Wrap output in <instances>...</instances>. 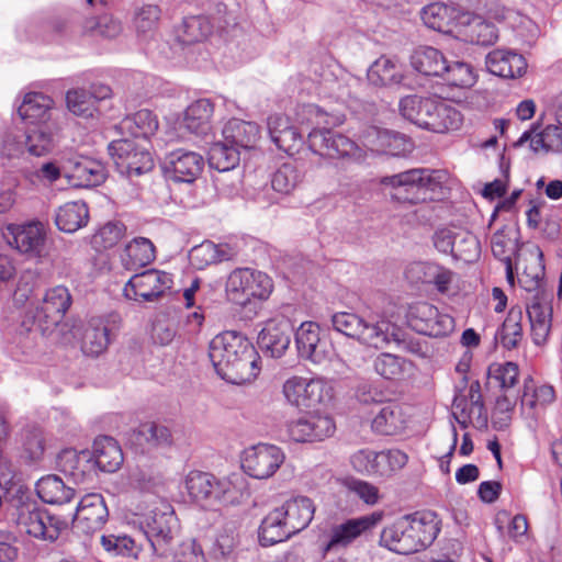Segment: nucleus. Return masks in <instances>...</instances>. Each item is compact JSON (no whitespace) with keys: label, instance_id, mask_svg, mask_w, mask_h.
I'll return each mask as SVG.
<instances>
[{"label":"nucleus","instance_id":"nucleus-19","mask_svg":"<svg viewBox=\"0 0 562 562\" xmlns=\"http://www.w3.org/2000/svg\"><path fill=\"white\" fill-rule=\"evenodd\" d=\"M516 269H521L518 281L528 292L538 291L543 285V252L539 246L532 245L518 256Z\"/></svg>","mask_w":562,"mask_h":562},{"label":"nucleus","instance_id":"nucleus-62","mask_svg":"<svg viewBox=\"0 0 562 562\" xmlns=\"http://www.w3.org/2000/svg\"><path fill=\"white\" fill-rule=\"evenodd\" d=\"M490 378L497 381L503 390L512 389L518 381V366L514 362L492 364L488 368Z\"/></svg>","mask_w":562,"mask_h":562},{"label":"nucleus","instance_id":"nucleus-23","mask_svg":"<svg viewBox=\"0 0 562 562\" xmlns=\"http://www.w3.org/2000/svg\"><path fill=\"white\" fill-rule=\"evenodd\" d=\"M108 150L121 175L127 177L140 176V157L137 138L113 140L109 144Z\"/></svg>","mask_w":562,"mask_h":562},{"label":"nucleus","instance_id":"nucleus-36","mask_svg":"<svg viewBox=\"0 0 562 562\" xmlns=\"http://www.w3.org/2000/svg\"><path fill=\"white\" fill-rule=\"evenodd\" d=\"M406 427V417L400 405L387 403L372 420V429L376 434L393 436L403 431Z\"/></svg>","mask_w":562,"mask_h":562},{"label":"nucleus","instance_id":"nucleus-54","mask_svg":"<svg viewBox=\"0 0 562 562\" xmlns=\"http://www.w3.org/2000/svg\"><path fill=\"white\" fill-rule=\"evenodd\" d=\"M66 105L69 112L83 119L93 117L97 113L95 101L83 89H71L66 93Z\"/></svg>","mask_w":562,"mask_h":562},{"label":"nucleus","instance_id":"nucleus-25","mask_svg":"<svg viewBox=\"0 0 562 562\" xmlns=\"http://www.w3.org/2000/svg\"><path fill=\"white\" fill-rule=\"evenodd\" d=\"M485 64L491 74L507 79L522 76L527 68V63L522 55L506 49L490 52Z\"/></svg>","mask_w":562,"mask_h":562},{"label":"nucleus","instance_id":"nucleus-39","mask_svg":"<svg viewBox=\"0 0 562 562\" xmlns=\"http://www.w3.org/2000/svg\"><path fill=\"white\" fill-rule=\"evenodd\" d=\"M293 536L283 516L277 508L271 510L261 521L259 527V541L268 547L285 541Z\"/></svg>","mask_w":562,"mask_h":562},{"label":"nucleus","instance_id":"nucleus-30","mask_svg":"<svg viewBox=\"0 0 562 562\" xmlns=\"http://www.w3.org/2000/svg\"><path fill=\"white\" fill-rule=\"evenodd\" d=\"M91 453L97 471L115 472L123 462L121 447L112 437L103 436L97 438Z\"/></svg>","mask_w":562,"mask_h":562},{"label":"nucleus","instance_id":"nucleus-24","mask_svg":"<svg viewBox=\"0 0 562 562\" xmlns=\"http://www.w3.org/2000/svg\"><path fill=\"white\" fill-rule=\"evenodd\" d=\"M422 20L431 30L450 33L453 26L462 22L465 13L460 9L442 2H435L422 10Z\"/></svg>","mask_w":562,"mask_h":562},{"label":"nucleus","instance_id":"nucleus-1","mask_svg":"<svg viewBox=\"0 0 562 562\" xmlns=\"http://www.w3.org/2000/svg\"><path fill=\"white\" fill-rule=\"evenodd\" d=\"M209 357L216 373L233 384L251 382L260 372V357L254 345L234 330L218 334L211 340Z\"/></svg>","mask_w":562,"mask_h":562},{"label":"nucleus","instance_id":"nucleus-10","mask_svg":"<svg viewBox=\"0 0 562 562\" xmlns=\"http://www.w3.org/2000/svg\"><path fill=\"white\" fill-rule=\"evenodd\" d=\"M2 236L7 244L30 258L41 257L46 240L43 223L32 221L24 224H8Z\"/></svg>","mask_w":562,"mask_h":562},{"label":"nucleus","instance_id":"nucleus-37","mask_svg":"<svg viewBox=\"0 0 562 562\" xmlns=\"http://www.w3.org/2000/svg\"><path fill=\"white\" fill-rule=\"evenodd\" d=\"M529 228L539 229L547 238L554 240L560 235V222L553 211L543 203H531L526 212Z\"/></svg>","mask_w":562,"mask_h":562},{"label":"nucleus","instance_id":"nucleus-51","mask_svg":"<svg viewBox=\"0 0 562 562\" xmlns=\"http://www.w3.org/2000/svg\"><path fill=\"white\" fill-rule=\"evenodd\" d=\"M441 78L448 85L458 88H470L476 82L473 67L462 60H447V69L441 74Z\"/></svg>","mask_w":562,"mask_h":562},{"label":"nucleus","instance_id":"nucleus-22","mask_svg":"<svg viewBox=\"0 0 562 562\" xmlns=\"http://www.w3.org/2000/svg\"><path fill=\"white\" fill-rule=\"evenodd\" d=\"M366 145L372 150L391 156H405L413 149V143L405 135L389 130L370 127L364 135Z\"/></svg>","mask_w":562,"mask_h":562},{"label":"nucleus","instance_id":"nucleus-2","mask_svg":"<svg viewBox=\"0 0 562 562\" xmlns=\"http://www.w3.org/2000/svg\"><path fill=\"white\" fill-rule=\"evenodd\" d=\"M165 485L159 479L153 484H143V504L146 507V542L143 552L154 557L153 562H168L167 553L172 539L170 521L172 520V508L165 496Z\"/></svg>","mask_w":562,"mask_h":562},{"label":"nucleus","instance_id":"nucleus-27","mask_svg":"<svg viewBox=\"0 0 562 562\" xmlns=\"http://www.w3.org/2000/svg\"><path fill=\"white\" fill-rule=\"evenodd\" d=\"M54 101L42 92H27L19 106V114L23 120L33 124H50Z\"/></svg>","mask_w":562,"mask_h":562},{"label":"nucleus","instance_id":"nucleus-50","mask_svg":"<svg viewBox=\"0 0 562 562\" xmlns=\"http://www.w3.org/2000/svg\"><path fill=\"white\" fill-rule=\"evenodd\" d=\"M453 416L462 428H467L469 424L476 420L480 425H486L487 416L485 413L484 404L469 405L468 398L456 395L453 400Z\"/></svg>","mask_w":562,"mask_h":562},{"label":"nucleus","instance_id":"nucleus-48","mask_svg":"<svg viewBox=\"0 0 562 562\" xmlns=\"http://www.w3.org/2000/svg\"><path fill=\"white\" fill-rule=\"evenodd\" d=\"M239 150L227 142H216L209 149V165L221 172L234 169L240 160Z\"/></svg>","mask_w":562,"mask_h":562},{"label":"nucleus","instance_id":"nucleus-17","mask_svg":"<svg viewBox=\"0 0 562 562\" xmlns=\"http://www.w3.org/2000/svg\"><path fill=\"white\" fill-rule=\"evenodd\" d=\"M59 470L76 484H89L97 477V468L92 453L88 450H63L57 458Z\"/></svg>","mask_w":562,"mask_h":562},{"label":"nucleus","instance_id":"nucleus-5","mask_svg":"<svg viewBox=\"0 0 562 562\" xmlns=\"http://www.w3.org/2000/svg\"><path fill=\"white\" fill-rule=\"evenodd\" d=\"M184 488L192 502L205 508L233 504L237 499L236 486L231 481L207 472L190 471L184 479Z\"/></svg>","mask_w":562,"mask_h":562},{"label":"nucleus","instance_id":"nucleus-59","mask_svg":"<svg viewBox=\"0 0 562 562\" xmlns=\"http://www.w3.org/2000/svg\"><path fill=\"white\" fill-rule=\"evenodd\" d=\"M143 438L148 450L166 448L172 442L170 430L165 425L155 422L143 425Z\"/></svg>","mask_w":562,"mask_h":562},{"label":"nucleus","instance_id":"nucleus-34","mask_svg":"<svg viewBox=\"0 0 562 562\" xmlns=\"http://www.w3.org/2000/svg\"><path fill=\"white\" fill-rule=\"evenodd\" d=\"M259 126L256 123L238 119L228 121L223 128L224 140L237 149L252 148L259 139Z\"/></svg>","mask_w":562,"mask_h":562},{"label":"nucleus","instance_id":"nucleus-31","mask_svg":"<svg viewBox=\"0 0 562 562\" xmlns=\"http://www.w3.org/2000/svg\"><path fill=\"white\" fill-rule=\"evenodd\" d=\"M213 105L206 99L193 102L184 111L180 127L195 135H206L211 131Z\"/></svg>","mask_w":562,"mask_h":562},{"label":"nucleus","instance_id":"nucleus-43","mask_svg":"<svg viewBox=\"0 0 562 562\" xmlns=\"http://www.w3.org/2000/svg\"><path fill=\"white\" fill-rule=\"evenodd\" d=\"M368 80L374 86H392L401 83L403 72L401 66L386 56L378 58L368 69Z\"/></svg>","mask_w":562,"mask_h":562},{"label":"nucleus","instance_id":"nucleus-6","mask_svg":"<svg viewBox=\"0 0 562 562\" xmlns=\"http://www.w3.org/2000/svg\"><path fill=\"white\" fill-rule=\"evenodd\" d=\"M272 289L273 283L268 274L250 268L233 270L225 283L227 299L240 306H246L254 300H267Z\"/></svg>","mask_w":562,"mask_h":562},{"label":"nucleus","instance_id":"nucleus-3","mask_svg":"<svg viewBox=\"0 0 562 562\" xmlns=\"http://www.w3.org/2000/svg\"><path fill=\"white\" fill-rule=\"evenodd\" d=\"M439 522L432 512H420L397 519L385 527L380 543L400 554L417 552L434 542Z\"/></svg>","mask_w":562,"mask_h":562},{"label":"nucleus","instance_id":"nucleus-58","mask_svg":"<svg viewBox=\"0 0 562 562\" xmlns=\"http://www.w3.org/2000/svg\"><path fill=\"white\" fill-rule=\"evenodd\" d=\"M125 226L120 222H109L100 227L91 237V245L97 250L115 246L122 238Z\"/></svg>","mask_w":562,"mask_h":562},{"label":"nucleus","instance_id":"nucleus-33","mask_svg":"<svg viewBox=\"0 0 562 562\" xmlns=\"http://www.w3.org/2000/svg\"><path fill=\"white\" fill-rule=\"evenodd\" d=\"M435 111H430L429 116L424 130L434 133H447L457 131L462 125L461 113L451 104L442 101L435 100Z\"/></svg>","mask_w":562,"mask_h":562},{"label":"nucleus","instance_id":"nucleus-15","mask_svg":"<svg viewBox=\"0 0 562 562\" xmlns=\"http://www.w3.org/2000/svg\"><path fill=\"white\" fill-rule=\"evenodd\" d=\"M109 518V509L101 494L90 493L85 495L76 509L74 517L75 527L85 532H95L105 525Z\"/></svg>","mask_w":562,"mask_h":562},{"label":"nucleus","instance_id":"nucleus-18","mask_svg":"<svg viewBox=\"0 0 562 562\" xmlns=\"http://www.w3.org/2000/svg\"><path fill=\"white\" fill-rule=\"evenodd\" d=\"M335 423L329 416L307 415L288 424V434L295 442H315L330 437Z\"/></svg>","mask_w":562,"mask_h":562},{"label":"nucleus","instance_id":"nucleus-61","mask_svg":"<svg viewBox=\"0 0 562 562\" xmlns=\"http://www.w3.org/2000/svg\"><path fill=\"white\" fill-rule=\"evenodd\" d=\"M308 379L292 376L283 384V394L286 401L296 407L306 408Z\"/></svg>","mask_w":562,"mask_h":562},{"label":"nucleus","instance_id":"nucleus-56","mask_svg":"<svg viewBox=\"0 0 562 562\" xmlns=\"http://www.w3.org/2000/svg\"><path fill=\"white\" fill-rule=\"evenodd\" d=\"M302 181V173L293 164H283L272 176L271 186L277 192L289 194Z\"/></svg>","mask_w":562,"mask_h":562},{"label":"nucleus","instance_id":"nucleus-41","mask_svg":"<svg viewBox=\"0 0 562 562\" xmlns=\"http://www.w3.org/2000/svg\"><path fill=\"white\" fill-rule=\"evenodd\" d=\"M36 493L44 503L58 505L69 503L75 496V491L66 486L63 480L54 474L43 476L37 481Z\"/></svg>","mask_w":562,"mask_h":562},{"label":"nucleus","instance_id":"nucleus-35","mask_svg":"<svg viewBox=\"0 0 562 562\" xmlns=\"http://www.w3.org/2000/svg\"><path fill=\"white\" fill-rule=\"evenodd\" d=\"M89 210L83 201H71L61 205L55 217L57 227L65 233H75L86 226Z\"/></svg>","mask_w":562,"mask_h":562},{"label":"nucleus","instance_id":"nucleus-7","mask_svg":"<svg viewBox=\"0 0 562 562\" xmlns=\"http://www.w3.org/2000/svg\"><path fill=\"white\" fill-rule=\"evenodd\" d=\"M15 522L25 533L36 539L53 542L67 529L65 519L49 515L35 503H22L15 509Z\"/></svg>","mask_w":562,"mask_h":562},{"label":"nucleus","instance_id":"nucleus-9","mask_svg":"<svg viewBox=\"0 0 562 562\" xmlns=\"http://www.w3.org/2000/svg\"><path fill=\"white\" fill-rule=\"evenodd\" d=\"M408 323L417 333L430 337H446L454 330L453 317L427 302L409 306Z\"/></svg>","mask_w":562,"mask_h":562},{"label":"nucleus","instance_id":"nucleus-45","mask_svg":"<svg viewBox=\"0 0 562 562\" xmlns=\"http://www.w3.org/2000/svg\"><path fill=\"white\" fill-rule=\"evenodd\" d=\"M391 329L392 326L390 322L385 319L375 323L362 321V326L360 327L357 339L370 347L382 349L386 347L394 337Z\"/></svg>","mask_w":562,"mask_h":562},{"label":"nucleus","instance_id":"nucleus-29","mask_svg":"<svg viewBox=\"0 0 562 562\" xmlns=\"http://www.w3.org/2000/svg\"><path fill=\"white\" fill-rule=\"evenodd\" d=\"M109 333L110 328L103 318H90L83 327L81 337L82 351L92 357L101 355L110 344Z\"/></svg>","mask_w":562,"mask_h":562},{"label":"nucleus","instance_id":"nucleus-63","mask_svg":"<svg viewBox=\"0 0 562 562\" xmlns=\"http://www.w3.org/2000/svg\"><path fill=\"white\" fill-rule=\"evenodd\" d=\"M346 487L367 505L374 506L381 499L379 488L367 481L350 479L346 481Z\"/></svg>","mask_w":562,"mask_h":562},{"label":"nucleus","instance_id":"nucleus-8","mask_svg":"<svg viewBox=\"0 0 562 562\" xmlns=\"http://www.w3.org/2000/svg\"><path fill=\"white\" fill-rule=\"evenodd\" d=\"M308 148L316 155L331 159L363 158V150L346 135L322 127L313 128L307 136Z\"/></svg>","mask_w":562,"mask_h":562},{"label":"nucleus","instance_id":"nucleus-64","mask_svg":"<svg viewBox=\"0 0 562 562\" xmlns=\"http://www.w3.org/2000/svg\"><path fill=\"white\" fill-rule=\"evenodd\" d=\"M296 120L302 125L315 126L328 125L329 115L316 104H302L296 110Z\"/></svg>","mask_w":562,"mask_h":562},{"label":"nucleus","instance_id":"nucleus-52","mask_svg":"<svg viewBox=\"0 0 562 562\" xmlns=\"http://www.w3.org/2000/svg\"><path fill=\"white\" fill-rule=\"evenodd\" d=\"M409 271L416 273L423 272L425 278H427V282L434 283L436 289L441 293L449 290L454 278V273L451 270L429 262H416L412 265Z\"/></svg>","mask_w":562,"mask_h":562},{"label":"nucleus","instance_id":"nucleus-20","mask_svg":"<svg viewBox=\"0 0 562 562\" xmlns=\"http://www.w3.org/2000/svg\"><path fill=\"white\" fill-rule=\"evenodd\" d=\"M64 173L69 183L78 188L97 187L105 180L103 165L89 158L69 159L64 166Z\"/></svg>","mask_w":562,"mask_h":562},{"label":"nucleus","instance_id":"nucleus-40","mask_svg":"<svg viewBox=\"0 0 562 562\" xmlns=\"http://www.w3.org/2000/svg\"><path fill=\"white\" fill-rule=\"evenodd\" d=\"M435 100L419 95H406L400 100L398 111L405 120L425 128L430 111H435Z\"/></svg>","mask_w":562,"mask_h":562},{"label":"nucleus","instance_id":"nucleus-53","mask_svg":"<svg viewBox=\"0 0 562 562\" xmlns=\"http://www.w3.org/2000/svg\"><path fill=\"white\" fill-rule=\"evenodd\" d=\"M376 476L390 477L402 470L408 462L406 452L400 449H389L376 452Z\"/></svg>","mask_w":562,"mask_h":562},{"label":"nucleus","instance_id":"nucleus-21","mask_svg":"<svg viewBox=\"0 0 562 562\" xmlns=\"http://www.w3.org/2000/svg\"><path fill=\"white\" fill-rule=\"evenodd\" d=\"M291 324L286 318L269 321L258 335V346L272 358H280L291 341Z\"/></svg>","mask_w":562,"mask_h":562},{"label":"nucleus","instance_id":"nucleus-12","mask_svg":"<svg viewBox=\"0 0 562 562\" xmlns=\"http://www.w3.org/2000/svg\"><path fill=\"white\" fill-rule=\"evenodd\" d=\"M71 305V295L64 285L48 289L34 313V321L45 333L56 327L65 317Z\"/></svg>","mask_w":562,"mask_h":562},{"label":"nucleus","instance_id":"nucleus-28","mask_svg":"<svg viewBox=\"0 0 562 562\" xmlns=\"http://www.w3.org/2000/svg\"><path fill=\"white\" fill-rule=\"evenodd\" d=\"M215 29L210 16L199 14L183 18L176 27V37L182 44H195L207 40Z\"/></svg>","mask_w":562,"mask_h":562},{"label":"nucleus","instance_id":"nucleus-11","mask_svg":"<svg viewBox=\"0 0 562 562\" xmlns=\"http://www.w3.org/2000/svg\"><path fill=\"white\" fill-rule=\"evenodd\" d=\"M284 460L285 456L281 448L259 443L245 450L241 467L249 476L266 480L277 472Z\"/></svg>","mask_w":562,"mask_h":562},{"label":"nucleus","instance_id":"nucleus-42","mask_svg":"<svg viewBox=\"0 0 562 562\" xmlns=\"http://www.w3.org/2000/svg\"><path fill=\"white\" fill-rule=\"evenodd\" d=\"M551 306L535 295L532 302L527 305V314L530 321L533 340L537 345L543 342L551 327Z\"/></svg>","mask_w":562,"mask_h":562},{"label":"nucleus","instance_id":"nucleus-55","mask_svg":"<svg viewBox=\"0 0 562 562\" xmlns=\"http://www.w3.org/2000/svg\"><path fill=\"white\" fill-rule=\"evenodd\" d=\"M450 255L467 262L473 261L480 256V243L472 233L460 227Z\"/></svg>","mask_w":562,"mask_h":562},{"label":"nucleus","instance_id":"nucleus-16","mask_svg":"<svg viewBox=\"0 0 562 562\" xmlns=\"http://www.w3.org/2000/svg\"><path fill=\"white\" fill-rule=\"evenodd\" d=\"M383 517L382 512H374L370 515L351 518L342 524L335 525L330 529L328 542L324 546V553L338 548H346L362 532L378 525Z\"/></svg>","mask_w":562,"mask_h":562},{"label":"nucleus","instance_id":"nucleus-32","mask_svg":"<svg viewBox=\"0 0 562 562\" xmlns=\"http://www.w3.org/2000/svg\"><path fill=\"white\" fill-rule=\"evenodd\" d=\"M58 133L56 123L38 124L35 128L24 133V148L32 155L41 157L49 154L55 145Z\"/></svg>","mask_w":562,"mask_h":562},{"label":"nucleus","instance_id":"nucleus-57","mask_svg":"<svg viewBox=\"0 0 562 562\" xmlns=\"http://www.w3.org/2000/svg\"><path fill=\"white\" fill-rule=\"evenodd\" d=\"M492 252L499 261L509 262L518 251L516 239L510 236V232L505 227L496 231L491 239Z\"/></svg>","mask_w":562,"mask_h":562},{"label":"nucleus","instance_id":"nucleus-4","mask_svg":"<svg viewBox=\"0 0 562 562\" xmlns=\"http://www.w3.org/2000/svg\"><path fill=\"white\" fill-rule=\"evenodd\" d=\"M447 175L442 170L415 168L385 176L380 183L389 190L393 200L401 203L418 204L440 199L443 195Z\"/></svg>","mask_w":562,"mask_h":562},{"label":"nucleus","instance_id":"nucleus-60","mask_svg":"<svg viewBox=\"0 0 562 562\" xmlns=\"http://www.w3.org/2000/svg\"><path fill=\"white\" fill-rule=\"evenodd\" d=\"M102 548L111 555L136 558L135 541L128 536L103 535L100 538Z\"/></svg>","mask_w":562,"mask_h":562},{"label":"nucleus","instance_id":"nucleus-47","mask_svg":"<svg viewBox=\"0 0 562 562\" xmlns=\"http://www.w3.org/2000/svg\"><path fill=\"white\" fill-rule=\"evenodd\" d=\"M373 367L383 379L398 381L405 376L412 363L396 355L383 352L375 358Z\"/></svg>","mask_w":562,"mask_h":562},{"label":"nucleus","instance_id":"nucleus-46","mask_svg":"<svg viewBox=\"0 0 562 562\" xmlns=\"http://www.w3.org/2000/svg\"><path fill=\"white\" fill-rule=\"evenodd\" d=\"M172 286L169 273L157 270H143V301L153 302L164 296Z\"/></svg>","mask_w":562,"mask_h":562},{"label":"nucleus","instance_id":"nucleus-14","mask_svg":"<svg viewBox=\"0 0 562 562\" xmlns=\"http://www.w3.org/2000/svg\"><path fill=\"white\" fill-rule=\"evenodd\" d=\"M295 345L300 357L314 363H323L330 358V347L321 337V328L314 322H303L295 331Z\"/></svg>","mask_w":562,"mask_h":562},{"label":"nucleus","instance_id":"nucleus-49","mask_svg":"<svg viewBox=\"0 0 562 562\" xmlns=\"http://www.w3.org/2000/svg\"><path fill=\"white\" fill-rule=\"evenodd\" d=\"M521 319V311L512 308L502 327L496 331L495 339L504 348L510 350L518 346L522 338Z\"/></svg>","mask_w":562,"mask_h":562},{"label":"nucleus","instance_id":"nucleus-26","mask_svg":"<svg viewBox=\"0 0 562 562\" xmlns=\"http://www.w3.org/2000/svg\"><path fill=\"white\" fill-rule=\"evenodd\" d=\"M293 536L305 529L312 521L315 506L306 496H297L277 507Z\"/></svg>","mask_w":562,"mask_h":562},{"label":"nucleus","instance_id":"nucleus-38","mask_svg":"<svg viewBox=\"0 0 562 562\" xmlns=\"http://www.w3.org/2000/svg\"><path fill=\"white\" fill-rule=\"evenodd\" d=\"M413 68L425 76L441 77L447 69V59L437 48L430 46L418 47L411 56Z\"/></svg>","mask_w":562,"mask_h":562},{"label":"nucleus","instance_id":"nucleus-44","mask_svg":"<svg viewBox=\"0 0 562 562\" xmlns=\"http://www.w3.org/2000/svg\"><path fill=\"white\" fill-rule=\"evenodd\" d=\"M461 24H467L464 35L471 43L488 46L493 45L498 38L496 26L479 16L470 18L469 14L465 13V18L462 19Z\"/></svg>","mask_w":562,"mask_h":562},{"label":"nucleus","instance_id":"nucleus-13","mask_svg":"<svg viewBox=\"0 0 562 562\" xmlns=\"http://www.w3.org/2000/svg\"><path fill=\"white\" fill-rule=\"evenodd\" d=\"M204 167L203 157L194 151L177 149L168 154L161 169L166 178L175 182H193Z\"/></svg>","mask_w":562,"mask_h":562}]
</instances>
